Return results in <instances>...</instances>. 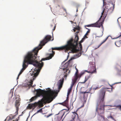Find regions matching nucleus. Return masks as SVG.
<instances>
[{"instance_id":"obj_12","label":"nucleus","mask_w":121,"mask_h":121,"mask_svg":"<svg viewBox=\"0 0 121 121\" xmlns=\"http://www.w3.org/2000/svg\"><path fill=\"white\" fill-rule=\"evenodd\" d=\"M64 72L65 73L64 76V78H66L67 76L70 73V71L69 70L68 68L66 67L63 69Z\"/></svg>"},{"instance_id":"obj_34","label":"nucleus","mask_w":121,"mask_h":121,"mask_svg":"<svg viewBox=\"0 0 121 121\" xmlns=\"http://www.w3.org/2000/svg\"><path fill=\"white\" fill-rule=\"evenodd\" d=\"M52 115V114H49V115H47V117L48 118V117H50V116H51Z\"/></svg>"},{"instance_id":"obj_17","label":"nucleus","mask_w":121,"mask_h":121,"mask_svg":"<svg viewBox=\"0 0 121 121\" xmlns=\"http://www.w3.org/2000/svg\"><path fill=\"white\" fill-rule=\"evenodd\" d=\"M103 31L99 32L98 33V35L96 36V37H102L103 34Z\"/></svg>"},{"instance_id":"obj_28","label":"nucleus","mask_w":121,"mask_h":121,"mask_svg":"<svg viewBox=\"0 0 121 121\" xmlns=\"http://www.w3.org/2000/svg\"><path fill=\"white\" fill-rule=\"evenodd\" d=\"M84 73L82 72L81 73L79 74L78 75L79 78H80L81 76L83 75Z\"/></svg>"},{"instance_id":"obj_1","label":"nucleus","mask_w":121,"mask_h":121,"mask_svg":"<svg viewBox=\"0 0 121 121\" xmlns=\"http://www.w3.org/2000/svg\"><path fill=\"white\" fill-rule=\"evenodd\" d=\"M51 36L46 35L41 41L39 46L35 48L32 51L29 52L25 56L22 65V68L20 71L19 76L23 72L28 66V64H32L34 66L38 67L40 69H42L43 66V63L38 62L37 59L36 60L39 50L41 49L42 46L44 45L48 42L51 40Z\"/></svg>"},{"instance_id":"obj_26","label":"nucleus","mask_w":121,"mask_h":121,"mask_svg":"<svg viewBox=\"0 0 121 121\" xmlns=\"http://www.w3.org/2000/svg\"><path fill=\"white\" fill-rule=\"evenodd\" d=\"M74 29H75L76 30H80V28L79 26H78L76 27H74Z\"/></svg>"},{"instance_id":"obj_10","label":"nucleus","mask_w":121,"mask_h":121,"mask_svg":"<svg viewBox=\"0 0 121 121\" xmlns=\"http://www.w3.org/2000/svg\"><path fill=\"white\" fill-rule=\"evenodd\" d=\"M35 66L36 67V68L33 69V71L32 72L31 75L33 76V77L35 78L38 75L39 72L40 70L41 69H40L38 67ZM30 74H31V73H30Z\"/></svg>"},{"instance_id":"obj_38","label":"nucleus","mask_w":121,"mask_h":121,"mask_svg":"<svg viewBox=\"0 0 121 121\" xmlns=\"http://www.w3.org/2000/svg\"><path fill=\"white\" fill-rule=\"evenodd\" d=\"M86 34H85V35L84 36V39H85V38H87V36H86Z\"/></svg>"},{"instance_id":"obj_47","label":"nucleus","mask_w":121,"mask_h":121,"mask_svg":"<svg viewBox=\"0 0 121 121\" xmlns=\"http://www.w3.org/2000/svg\"><path fill=\"white\" fill-rule=\"evenodd\" d=\"M74 23L75 24H76V23Z\"/></svg>"},{"instance_id":"obj_24","label":"nucleus","mask_w":121,"mask_h":121,"mask_svg":"<svg viewBox=\"0 0 121 121\" xmlns=\"http://www.w3.org/2000/svg\"><path fill=\"white\" fill-rule=\"evenodd\" d=\"M13 100L12 99V98H11L9 99L8 103L9 104H13Z\"/></svg>"},{"instance_id":"obj_25","label":"nucleus","mask_w":121,"mask_h":121,"mask_svg":"<svg viewBox=\"0 0 121 121\" xmlns=\"http://www.w3.org/2000/svg\"><path fill=\"white\" fill-rule=\"evenodd\" d=\"M76 69V72L75 73L74 76H76L79 77L78 74V69H77V68L76 67L75 68Z\"/></svg>"},{"instance_id":"obj_4","label":"nucleus","mask_w":121,"mask_h":121,"mask_svg":"<svg viewBox=\"0 0 121 121\" xmlns=\"http://www.w3.org/2000/svg\"><path fill=\"white\" fill-rule=\"evenodd\" d=\"M106 88H104L100 91V96L97 103L96 111L98 114L103 120L104 119V101Z\"/></svg>"},{"instance_id":"obj_18","label":"nucleus","mask_w":121,"mask_h":121,"mask_svg":"<svg viewBox=\"0 0 121 121\" xmlns=\"http://www.w3.org/2000/svg\"><path fill=\"white\" fill-rule=\"evenodd\" d=\"M109 37V36H108V37H107L103 41V42L101 43L99 45L97 46V48H98L104 42H105L108 39Z\"/></svg>"},{"instance_id":"obj_3","label":"nucleus","mask_w":121,"mask_h":121,"mask_svg":"<svg viewBox=\"0 0 121 121\" xmlns=\"http://www.w3.org/2000/svg\"><path fill=\"white\" fill-rule=\"evenodd\" d=\"M37 96H42L43 98L40 101L43 102L44 104L51 103L55 99L54 97L56 92L55 90H52L50 88H48L47 90L45 91L41 89H35Z\"/></svg>"},{"instance_id":"obj_29","label":"nucleus","mask_w":121,"mask_h":121,"mask_svg":"<svg viewBox=\"0 0 121 121\" xmlns=\"http://www.w3.org/2000/svg\"><path fill=\"white\" fill-rule=\"evenodd\" d=\"M86 28V29L88 30L87 31L86 33L85 34L86 35H88V33H89L90 32V30L88 28Z\"/></svg>"},{"instance_id":"obj_37","label":"nucleus","mask_w":121,"mask_h":121,"mask_svg":"<svg viewBox=\"0 0 121 121\" xmlns=\"http://www.w3.org/2000/svg\"><path fill=\"white\" fill-rule=\"evenodd\" d=\"M63 9L64 10V11H65L66 13H67V11L66 9L64 8H63Z\"/></svg>"},{"instance_id":"obj_21","label":"nucleus","mask_w":121,"mask_h":121,"mask_svg":"<svg viewBox=\"0 0 121 121\" xmlns=\"http://www.w3.org/2000/svg\"><path fill=\"white\" fill-rule=\"evenodd\" d=\"M72 87L70 86V88L69 90L67 92V96H69V95L72 90Z\"/></svg>"},{"instance_id":"obj_30","label":"nucleus","mask_w":121,"mask_h":121,"mask_svg":"<svg viewBox=\"0 0 121 121\" xmlns=\"http://www.w3.org/2000/svg\"><path fill=\"white\" fill-rule=\"evenodd\" d=\"M101 87V86H99V87H97L96 88H93V89L95 90H96L98 89H99L100 87Z\"/></svg>"},{"instance_id":"obj_14","label":"nucleus","mask_w":121,"mask_h":121,"mask_svg":"<svg viewBox=\"0 0 121 121\" xmlns=\"http://www.w3.org/2000/svg\"><path fill=\"white\" fill-rule=\"evenodd\" d=\"M51 29H52V32H53L55 30L56 27V25L53 23H52L50 25Z\"/></svg>"},{"instance_id":"obj_15","label":"nucleus","mask_w":121,"mask_h":121,"mask_svg":"<svg viewBox=\"0 0 121 121\" xmlns=\"http://www.w3.org/2000/svg\"><path fill=\"white\" fill-rule=\"evenodd\" d=\"M64 106L67 107L68 106V102L67 100H65L64 102L60 104Z\"/></svg>"},{"instance_id":"obj_42","label":"nucleus","mask_w":121,"mask_h":121,"mask_svg":"<svg viewBox=\"0 0 121 121\" xmlns=\"http://www.w3.org/2000/svg\"><path fill=\"white\" fill-rule=\"evenodd\" d=\"M70 22H71V23H73V21H70Z\"/></svg>"},{"instance_id":"obj_48","label":"nucleus","mask_w":121,"mask_h":121,"mask_svg":"<svg viewBox=\"0 0 121 121\" xmlns=\"http://www.w3.org/2000/svg\"><path fill=\"white\" fill-rule=\"evenodd\" d=\"M13 121H14V120H13Z\"/></svg>"},{"instance_id":"obj_20","label":"nucleus","mask_w":121,"mask_h":121,"mask_svg":"<svg viewBox=\"0 0 121 121\" xmlns=\"http://www.w3.org/2000/svg\"><path fill=\"white\" fill-rule=\"evenodd\" d=\"M90 92H82L81 93H83L84 94V97H86V96H87L88 95V93H90Z\"/></svg>"},{"instance_id":"obj_44","label":"nucleus","mask_w":121,"mask_h":121,"mask_svg":"<svg viewBox=\"0 0 121 121\" xmlns=\"http://www.w3.org/2000/svg\"><path fill=\"white\" fill-rule=\"evenodd\" d=\"M118 83H121V82H118Z\"/></svg>"},{"instance_id":"obj_22","label":"nucleus","mask_w":121,"mask_h":121,"mask_svg":"<svg viewBox=\"0 0 121 121\" xmlns=\"http://www.w3.org/2000/svg\"><path fill=\"white\" fill-rule=\"evenodd\" d=\"M37 98L36 96H35L34 97H32L30 99V102H32L35 100Z\"/></svg>"},{"instance_id":"obj_19","label":"nucleus","mask_w":121,"mask_h":121,"mask_svg":"<svg viewBox=\"0 0 121 121\" xmlns=\"http://www.w3.org/2000/svg\"><path fill=\"white\" fill-rule=\"evenodd\" d=\"M90 75H87L86 76L85 78L84 81V82L82 83H84L86 82L87 80L90 78Z\"/></svg>"},{"instance_id":"obj_7","label":"nucleus","mask_w":121,"mask_h":121,"mask_svg":"<svg viewBox=\"0 0 121 121\" xmlns=\"http://www.w3.org/2000/svg\"><path fill=\"white\" fill-rule=\"evenodd\" d=\"M44 104V103L43 102L39 100L37 102H35L33 104H29L27 107H28L30 109L32 108H34L38 106L39 107H42L43 106Z\"/></svg>"},{"instance_id":"obj_45","label":"nucleus","mask_w":121,"mask_h":121,"mask_svg":"<svg viewBox=\"0 0 121 121\" xmlns=\"http://www.w3.org/2000/svg\"><path fill=\"white\" fill-rule=\"evenodd\" d=\"M78 11V9H77V11Z\"/></svg>"},{"instance_id":"obj_8","label":"nucleus","mask_w":121,"mask_h":121,"mask_svg":"<svg viewBox=\"0 0 121 121\" xmlns=\"http://www.w3.org/2000/svg\"><path fill=\"white\" fill-rule=\"evenodd\" d=\"M90 67L89 68V71H86L88 73H96L97 72L95 64L94 63L92 62H90Z\"/></svg>"},{"instance_id":"obj_36","label":"nucleus","mask_w":121,"mask_h":121,"mask_svg":"<svg viewBox=\"0 0 121 121\" xmlns=\"http://www.w3.org/2000/svg\"><path fill=\"white\" fill-rule=\"evenodd\" d=\"M109 117L111 118L113 120H114V118H113V117H112V116H110Z\"/></svg>"},{"instance_id":"obj_35","label":"nucleus","mask_w":121,"mask_h":121,"mask_svg":"<svg viewBox=\"0 0 121 121\" xmlns=\"http://www.w3.org/2000/svg\"><path fill=\"white\" fill-rule=\"evenodd\" d=\"M52 115V114H49V115H47V117L48 118V117H50V116H51Z\"/></svg>"},{"instance_id":"obj_46","label":"nucleus","mask_w":121,"mask_h":121,"mask_svg":"<svg viewBox=\"0 0 121 121\" xmlns=\"http://www.w3.org/2000/svg\"><path fill=\"white\" fill-rule=\"evenodd\" d=\"M53 39L52 40V41L53 40Z\"/></svg>"},{"instance_id":"obj_11","label":"nucleus","mask_w":121,"mask_h":121,"mask_svg":"<svg viewBox=\"0 0 121 121\" xmlns=\"http://www.w3.org/2000/svg\"><path fill=\"white\" fill-rule=\"evenodd\" d=\"M64 82V78H63L60 79L58 82L57 85L58 86V88L60 90L62 87V85Z\"/></svg>"},{"instance_id":"obj_31","label":"nucleus","mask_w":121,"mask_h":121,"mask_svg":"<svg viewBox=\"0 0 121 121\" xmlns=\"http://www.w3.org/2000/svg\"><path fill=\"white\" fill-rule=\"evenodd\" d=\"M42 111V108H41L38 110L37 112V113H38L39 112H41Z\"/></svg>"},{"instance_id":"obj_27","label":"nucleus","mask_w":121,"mask_h":121,"mask_svg":"<svg viewBox=\"0 0 121 121\" xmlns=\"http://www.w3.org/2000/svg\"><path fill=\"white\" fill-rule=\"evenodd\" d=\"M115 106L118 108L120 110L121 109V105H115Z\"/></svg>"},{"instance_id":"obj_23","label":"nucleus","mask_w":121,"mask_h":121,"mask_svg":"<svg viewBox=\"0 0 121 121\" xmlns=\"http://www.w3.org/2000/svg\"><path fill=\"white\" fill-rule=\"evenodd\" d=\"M117 74L118 75H121V69H117Z\"/></svg>"},{"instance_id":"obj_9","label":"nucleus","mask_w":121,"mask_h":121,"mask_svg":"<svg viewBox=\"0 0 121 121\" xmlns=\"http://www.w3.org/2000/svg\"><path fill=\"white\" fill-rule=\"evenodd\" d=\"M15 99H16L15 106L16 108V111L15 113L16 115L18 113V111L19 110V107L20 106L21 99L19 98V96L18 95H15Z\"/></svg>"},{"instance_id":"obj_39","label":"nucleus","mask_w":121,"mask_h":121,"mask_svg":"<svg viewBox=\"0 0 121 121\" xmlns=\"http://www.w3.org/2000/svg\"><path fill=\"white\" fill-rule=\"evenodd\" d=\"M68 98H69L68 96H67V99L66 100H67V101H68V99H69Z\"/></svg>"},{"instance_id":"obj_40","label":"nucleus","mask_w":121,"mask_h":121,"mask_svg":"<svg viewBox=\"0 0 121 121\" xmlns=\"http://www.w3.org/2000/svg\"><path fill=\"white\" fill-rule=\"evenodd\" d=\"M19 76H19V74H18V77L17 78V80L19 79Z\"/></svg>"},{"instance_id":"obj_2","label":"nucleus","mask_w":121,"mask_h":121,"mask_svg":"<svg viewBox=\"0 0 121 121\" xmlns=\"http://www.w3.org/2000/svg\"><path fill=\"white\" fill-rule=\"evenodd\" d=\"M76 41L73 40L71 39L69 40L67 42V44L65 45L58 48H52V53L49 54V56L46 58H42L39 61L41 63L43 62L42 61L47 60H49L52 59L53 56L55 54V52L53 51V50H64L65 51H68L69 50H71L72 52H76L77 50L75 49L76 47V45L77 44V41L78 39V36L76 37L75 38Z\"/></svg>"},{"instance_id":"obj_16","label":"nucleus","mask_w":121,"mask_h":121,"mask_svg":"<svg viewBox=\"0 0 121 121\" xmlns=\"http://www.w3.org/2000/svg\"><path fill=\"white\" fill-rule=\"evenodd\" d=\"M121 40L119 41H117L115 42V45L118 47H120L121 46V43L120 42V41Z\"/></svg>"},{"instance_id":"obj_43","label":"nucleus","mask_w":121,"mask_h":121,"mask_svg":"<svg viewBox=\"0 0 121 121\" xmlns=\"http://www.w3.org/2000/svg\"><path fill=\"white\" fill-rule=\"evenodd\" d=\"M77 34L79 33V31H78L77 32Z\"/></svg>"},{"instance_id":"obj_41","label":"nucleus","mask_w":121,"mask_h":121,"mask_svg":"<svg viewBox=\"0 0 121 121\" xmlns=\"http://www.w3.org/2000/svg\"><path fill=\"white\" fill-rule=\"evenodd\" d=\"M73 31H74V32H75L76 31V29H73Z\"/></svg>"},{"instance_id":"obj_6","label":"nucleus","mask_w":121,"mask_h":121,"mask_svg":"<svg viewBox=\"0 0 121 121\" xmlns=\"http://www.w3.org/2000/svg\"><path fill=\"white\" fill-rule=\"evenodd\" d=\"M76 36H78V39L77 40V44L76 45V47L75 48V49L76 50H77V51H76V52H72L73 53H75V52H76L78 51H82V44L81 43H82L83 42V40H81L79 43V47H78V49H76L77 46L78 45V41L79 39L78 36L77 34L76 35L75 38L74 39H73V38H71L70 39H73V40H74L75 41H76V40L75 39V38L76 37ZM81 52H80L78 54H76L75 55V57H76V58H78L80 56H81Z\"/></svg>"},{"instance_id":"obj_13","label":"nucleus","mask_w":121,"mask_h":121,"mask_svg":"<svg viewBox=\"0 0 121 121\" xmlns=\"http://www.w3.org/2000/svg\"><path fill=\"white\" fill-rule=\"evenodd\" d=\"M79 78V77L74 76V79L72 80V84L71 85V87H72L74 85L76 82L78 78Z\"/></svg>"},{"instance_id":"obj_5","label":"nucleus","mask_w":121,"mask_h":121,"mask_svg":"<svg viewBox=\"0 0 121 121\" xmlns=\"http://www.w3.org/2000/svg\"><path fill=\"white\" fill-rule=\"evenodd\" d=\"M112 4L113 6L112 7H110L109 9H108V10H107V9H104L103 12L101 13V16L100 17V18L99 20L97 22L93 24L86 25V26L88 27H94L99 28L101 26H102L103 27V26L102 25L103 22L104 21V19H103L102 21L101 22H99V21L101 19V17H102L104 12L106 13V15L107 13H110L113 12L115 7V4L112 3Z\"/></svg>"},{"instance_id":"obj_33","label":"nucleus","mask_w":121,"mask_h":121,"mask_svg":"<svg viewBox=\"0 0 121 121\" xmlns=\"http://www.w3.org/2000/svg\"><path fill=\"white\" fill-rule=\"evenodd\" d=\"M108 5L107 4V5H106L105 6V8H104V9H107V10H108V6L107 5Z\"/></svg>"},{"instance_id":"obj_32","label":"nucleus","mask_w":121,"mask_h":121,"mask_svg":"<svg viewBox=\"0 0 121 121\" xmlns=\"http://www.w3.org/2000/svg\"><path fill=\"white\" fill-rule=\"evenodd\" d=\"M30 84H29V85L31 86L33 84V82L32 81H31L29 82Z\"/></svg>"}]
</instances>
